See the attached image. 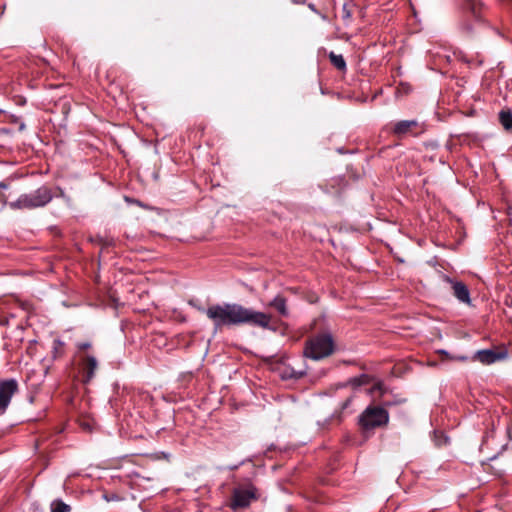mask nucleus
<instances>
[{
	"label": "nucleus",
	"instance_id": "obj_1",
	"mask_svg": "<svg viewBox=\"0 0 512 512\" xmlns=\"http://www.w3.org/2000/svg\"><path fill=\"white\" fill-rule=\"evenodd\" d=\"M245 307L239 304L214 305L207 309V316L215 326H232L243 324Z\"/></svg>",
	"mask_w": 512,
	"mask_h": 512
},
{
	"label": "nucleus",
	"instance_id": "obj_2",
	"mask_svg": "<svg viewBox=\"0 0 512 512\" xmlns=\"http://www.w3.org/2000/svg\"><path fill=\"white\" fill-rule=\"evenodd\" d=\"M53 199V194L48 186H41L35 191L20 195L17 200L10 202L13 209H36L46 206Z\"/></svg>",
	"mask_w": 512,
	"mask_h": 512
},
{
	"label": "nucleus",
	"instance_id": "obj_3",
	"mask_svg": "<svg viewBox=\"0 0 512 512\" xmlns=\"http://www.w3.org/2000/svg\"><path fill=\"white\" fill-rule=\"evenodd\" d=\"M334 351V340L331 334L323 333L310 337L305 344L304 355L313 360L330 356Z\"/></svg>",
	"mask_w": 512,
	"mask_h": 512
},
{
	"label": "nucleus",
	"instance_id": "obj_4",
	"mask_svg": "<svg viewBox=\"0 0 512 512\" xmlns=\"http://www.w3.org/2000/svg\"><path fill=\"white\" fill-rule=\"evenodd\" d=\"M259 498L258 489L252 484L247 483L235 487L232 491L229 507L233 511L245 509L250 506L253 501Z\"/></svg>",
	"mask_w": 512,
	"mask_h": 512
},
{
	"label": "nucleus",
	"instance_id": "obj_5",
	"mask_svg": "<svg viewBox=\"0 0 512 512\" xmlns=\"http://www.w3.org/2000/svg\"><path fill=\"white\" fill-rule=\"evenodd\" d=\"M388 422V411L379 406L370 405L359 416V424L364 430L385 426Z\"/></svg>",
	"mask_w": 512,
	"mask_h": 512
},
{
	"label": "nucleus",
	"instance_id": "obj_6",
	"mask_svg": "<svg viewBox=\"0 0 512 512\" xmlns=\"http://www.w3.org/2000/svg\"><path fill=\"white\" fill-rule=\"evenodd\" d=\"M426 130L425 124L417 119L399 120L394 122L390 127V132L398 139L406 137H417Z\"/></svg>",
	"mask_w": 512,
	"mask_h": 512
},
{
	"label": "nucleus",
	"instance_id": "obj_7",
	"mask_svg": "<svg viewBox=\"0 0 512 512\" xmlns=\"http://www.w3.org/2000/svg\"><path fill=\"white\" fill-rule=\"evenodd\" d=\"M18 390V383L14 379L0 382V415L4 414L9 406L12 396Z\"/></svg>",
	"mask_w": 512,
	"mask_h": 512
},
{
	"label": "nucleus",
	"instance_id": "obj_8",
	"mask_svg": "<svg viewBox=\"0 0 512 512\" xmlns=\"http://www.w3.org/2000/svg\"><path fill=\"white\" fill-rule=\"evenodd\" d=\"M271 319V315L269 314L248 308H245V312L243 314V324L248 323L263 329L271 328Z\"/></svg>",
	"mask_w": 512,
	"mask_h": 512
},
{
	"label": "nucleus",
	"instance_id": "obj_9",
	"mask_svg": "<svg viewBox=\"0 0 512 512\" xmlns=\"http://www.w3.org/2000/svg\"><path fill=\"white\" fill-rule=\"evenodd\" d=\"M443 280L450 284L453 295L462 303L470 304L471 298H470V291L466 284H464L462 281H457L455 279L450 278L447 275L443 276Z\"/></svg>",
	"mask_w": 512,
	"mask_h": 512
},
{
	"label": "nucleus",
	"instance_id": "obj_10",
	"mask_svg": "<svg viewBox=\"0 0 512 512\" xmlns=\"http://www.w3.org/2000/svg\"><path fill=\"white\" fill-rule=\"evenodd\" d=\"M506 358H507L506 351L496 352L491 349L479 350L473 356L474 360H478L479 362H481L484 365H490L497 361L504 360Z\"/></svg>",
	"mask_w": 512,
	"mask_h": 512
},
{
	"label": "nucleus",
	"instance_id": "obj_11",
	"mask_svg": "<svg viewBox=\"0 0 512 512\" xmlns=\"http://www.w3.org/2000/svg\"><path fill=\"white\" fill-rule=\"evenodd\" d=\"M97 367L98 362L94 356L86 355L82 358L80 363V369L83 381L85 383H88L93 379Z\"/></svg>",
	"mask_w": 512,
	"mask_h": 512
},
{
	"label": "nucleus",
	"instance_id": "obj_12",
	"mask_svg": "<svg viewBox=\"0 0 512 512\" xmlns=\"http://www.w3.org/2000/svg\"><path fill=\"white\" fill-rule=\"evenodd\" d=\"M268 305L274 308L283 317H287L289 315L287 301L281 295H277Z\"/></svg>",
	"mask_w": 512,
	"mask_h": 512
},
{
	"label": "nucleus",
	"instance_id": "obj_13",
	"mask_svg": "<svg viewBox=\"0 0 512 512\" xmlns=\"http://www.w3.org/2000/svg\"><path fill=\"white\" fill-rule=\"evenodd\" d=\"M329 59L331 64L340 71L346 70V61L342 55L335 54L334 52L329 53Z\"/></svg>",
	"mask_w": 512,
	"mask_h": 512
},
{
	"label": "nucleus",
	"instance_id": "obj_14",
	"mask_svg": "<svg viewBox=\"0 0 512 512\" xmlns=\"http://www.w3.org/2000/svg\"><path fill=\"white\" fill-rule=\"evenodd\" d=\"M499 121L505 130H512V112L510 110L500 111Z\"/></svg>",
	"mask_w": 512,
	"mask_h": 512
},
{
	"label": "nucleus",
	"instance_id": "obj_15",
	"mask_svg": "<svg viewBox=\"0 0 512 512\" xmlns=\"http://www.w3.org/2000/svg\"><path fill=\"white\" fill-rule=\"evenodd\" d=\"M71 507L60 499H56L51 503V512H69Z\"/></svg>",
	"mask_w": 512,
	"mask_h": 512
},
{
	"label": "nucleus",
	"instance_id": "obj_16",
	"mask_svg": "<svg viewBox=\"0 0 512 512\" xmlns=\"http://www.w3.org/2000/svg\"><path fill=\"white\" fill-rule=\"evenodd\" d=\"M64 345V342L60 339H55L53 341L52 355L54 359L59 358L64 354Z\"/></svg>",
	"mask_w": 512,
	"mask_h": 512
},
{
	"label": "nucleus",
	"instance_id": "obj_17",
	"mask_svg": "<svg viewBox=\"0 0 512 512\" xmlns=\"http://www.w3.org/2000/svg\"><path fill=\"white\" fill-rule=\"evenodd\" d=\"M368 380H369V377L367 375L363 374L361 376L351 378L348 381V384H350L353 387H360L362 385L367 384Z\"/></svg>",
	"mask_w": 512,
	"mask_h": 512
},
{
	"label": "nucleus",
	"instance_id": "obj_18",
	"mask_svg": "<svg viewBox=\"0 0 512 512\" xmlns=\"http://www.w3.org/2000/svg\"><path fill=\"white\" fill-rule=\"evenodd\" d=\"M351 17H352L351 5L348 3H344V5L342 7V19L345 22H349L351 20Z\"/></svg>",
	"mask_w": 512,
	"mask_h": 512
},
{
	"label": "nucleus",
	"instance_id": "obj_19",
	"mask_svg": "<svg viewBox=\"0 0 512 512\" xmlns=\"http://www.w3.org/2000/svg\"><path fill=\"white\" fill-rule=\"evenodd\" d=\"M477 4H478V0H469V5L472 10V14L476 19L475 25L480 26V21H479V16H478V11H477Z\"/></svg>",
	"mask_w": 512,
	"mask_h": 512
},
{
	"label": "nucleus",
	"instance_id": "obj_20",
	"mask_svg": "<svg viewBox=\"0 0 512 512\" xmlns=\"http://www.w3.org/2000/svg\"><path fill=\"white\" fill-rule=\"evenodd\" d=\"M91 344L89 342H83V343H79L78 344V348L80 350H86L88 348H90Z\"/></svg>",
	"mask_w": 512,
	"mask_h": 512
},
{
	"label": "nucleus",
	"instance_id": "obj_21",
	"mask_svg": "<svg viewBox=\"0 0 512 512\" xmlns=\"http://www.w3.org/2000/svg\"><path fill=\"white\" fill-rule=\"evenodd\" d=\"M304 375L303 372H293L289 375L290 378H295V379H299L301 378L302 376Z\"/></svg>",
	"mask_w": 512,
	"mask_h": 512
},
{
	"label": "nucleus",
	"instance_id": "obj_22",
	"mask_svg": "<svg viewBox=\"0 0 512 512\" xmlns=\"http://www.w3.org/2000/svg\"><path fill=\"white\" fill-rule=\"evenodd\" d=\"M351 400H352V398H351V397L347 398V399H346V400L341 404V409H342V410L346 409V408L349 406V404H350Z\"/></svg>",
	"mask_w": 512,
	"mask_h": 512
},
{
	"label": "nucleus",
	"instance_id": "obj_23",
	"mask_svg": "<svg viewBox=\"0 0 512 512\" xmlns=\"http://www.w3.org/2000/svg\"><path fill=\"white\" fill-rule=\"evenodd\" d=\"M462 29L467 33V34H470L473 30V27L470 26V25H466V24H463L462 25Z\"/></svg>",
	"mask_w": 512,
	"mask_h": 512
},
{
	"label": "nucleus",
	"instance_id": "obj_24",
	"mask_svg": "<svg viewBox=\"0 0 512 512\" xmlns=\"http://www.w3.org/2000/svg\"><path fill=\"white\" fill-rule=\"evenodd\" d=\"M308 8H309L310 10H312L313 12H315L316 14L321 15V14H320V12L317 10L316 6H315L313 3H309V4H308Z\"/></svg>",
	"mask_w": 512,
	"mask_h": 512
},
{
	"label": "nucleus",
	"instance_id": "obj_25",
	"mask_svg": "<svg viewBox=\"0 0 512 512\" xmlns=\"http://www.w3.org/2000/svg\"><path fill=\"white\" fill-rule=\"evenodd\" d=\"M438 353H439V354H441V355H444V356L448 357V352H447V351H445V350H439V351H438Z\"/></svg>",
	"mask_w": 512,
	"mask_h": 512
},
{
	"label": "nucleus",
	"instance_id": "obj_26",
	"mask_svg": "<svg viewBox=\"0 0 512 512\" xmlns=\"http://www.w3.org/2000/svg\"><path fill=\"white\" fill-rule=\"evenodd\" d=\"M0 188L7 189L8 185L6 183H4V182H0Z\"/></svg>",
	"mask_w": 512,
	"mask_h": 512
},
{
	"label": "nucleus",
	"instance_id": "obj_27",
	"mask_svg": "<svg viewBox=\"0 0 512 512\" xmlns=\"http://www.w3.org/2000/svg\"><path fill=\"white\" fill-rule=\"evenodd\" d=\"M456 359L460 360V361H465V360H467V357L466 356H461V357H457Z\"/></svg>",
	"mask_w": 512,
	"mask_h": 512
},
{
	"label": "nucleus",
	"instance_id": "obj_28",
	"mask_svg": "<svg viewBox=\"0 0 512 512\" xmlns=\"http://www.w3.org/2000/svg\"><path fill=\"white\" fill-rule=\"evenodd\" d=\"M82 425H83V427H84L85 429H90L89 424H86V423H85V424H82Z\"/></svg>",
	"mask_w": 512,
	"mask_h": 512
},
{
	"label": "nucleus",
	"instance_id": "obj_29",
	"mask_svg": "<svg viewBox=\"0 0 512 512\" xmlns=\"http://www.w3.org/2000/svg\"><path fill=\"white\" fill-rule=\"evenodd\" d=\"M0 113H3V110H2V109H0Z\"/></svg>",
	"mask_w": 512,
	"mask_h": 512
}]
</instances>
